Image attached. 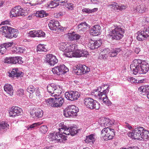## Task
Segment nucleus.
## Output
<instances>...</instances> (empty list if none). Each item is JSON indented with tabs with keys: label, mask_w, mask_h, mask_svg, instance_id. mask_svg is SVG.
Wrapping results in <instances>:
<instances>
[{
	"label": "nucleus",
	"mask_w": 149,
	"mask_h": 149,
	"mask_svg": "<svg viewBox=\"0 0 149 149\" xmlns=\"http://www.w3.org/2000/svg\"><path fill=\"white\" fill-rule=\"evenodd\" d=\"M60 127L59 130L60 131L61 129L63 130L64 132H54L50 133L48 135V138L50 141H54L55 142L64 143L67 139V137L64 134L69 135L70 134L71 136H74L78 132V130L74 127L69 128L65 125L63 123H61L59 124Z\"/></svg>",
	"instance_id": "f257e3e1"
},
{
	"label": "nucleus",
	"mask_w": 149,
	"mask_h": 149,
	"mask_svg": "<svg viewBox=\"0 0 149 149\" xmlns=\"http://www.w3.org/2000/svg\"><path fill=\"white\" fill-rule=\"evenodd\" d=\"M109 89V87L107 85L104 84L102 87H99L93 91L91 94L96 98L102 100L103 102L107 105H110L111 103L107 97Z\"/></svg>",
	"instance_id": "f03ea898"
},
{
	"label": "nucleus",
	"mask_w": 149,
	"mask_h": 149,
	"mask_svg": "<svg viewBox=\"0 0 149 149\" xmlns=\"http://www.w3.org/2000/svg\"><path fill=\"white\" fill-rule=\"evenodd\" d=\"M111 30L109 32V35L112 40H119L123 37L125 32L123 26L114 24L111 27Z\"/></svg>",
	"instance_id": "7ed1b4c3"
},
{
	"label": "nucleus",
	"mask_w": 149,
	"mask_h": 149,
	"mask_svg": "<svg viewBox=\"0 0 149 149\" xmlns=\"http://www.w3.org/2000/svg\"><path fill=\"white\" fill-rule=\"evenodd\" d=\"M85 106L90 109H98L100 108V104L96 100L91 97H86L84 100Z\"/></svg>",
	"instance_id": "20e7f679"
},
{
	"label": "nucleus",
	"mask_w": 149,
	"mask_h": 149,
	"mask_svg": "<svg viewBox=\"0 0 149 149\" xmlns=\"http://www.w3.org/2000/svg\"><path fill=\"white\" fill-rule=\"evenodd\" d=\"M101 133L102 136L105 141L112 139L115 135L114 129L108 127L103 128Z\"/></svg>",
	"instance_id": "39448f33"
},
{
	"label": "nucleus",
	"mask_w": 149,
	"mask_h": 149,
	"mask_svg": "<svg viewBox=\"0 0 149 149\" xmlns=\"http://www.w3.org/2000/svg\"><path fill=\"white\" fill-rule=\"evenodd\" d=\"M79 109L78 107L74 105H69L64 110V115L67 117H74L77 116Z\"/></svg>",
	"instance_id": "423d86ee"
},
{
	"label": "nucleus",
	"mask_w": 149,
	"mask_h": 149,
	"mask_svg": "<svg viewBox=\"0 0 149 149\" xmlns=\"http://www.w3.org/2000/svg\"><path fill=\"white\" fill-rule=\"evenodd\" d=\"M137 39L139 41H143L149 36V27L146 26L137 33Z\"/></svg>",
	"instance_id": "0eeeda50"
},
{
	"label": "nucleus",
	"mask_w": 149,
	"mask_h": 149,
	"mask_svg": "<svg viewBox=\"0 0 149 149\" xmlns=\"http://www.w3.org/2000/svg\"><path fill=\"white\" fill-rule=\"evenodd\" d=\"M143 130V127H140L135 128L132 132H128L127 135L132 139H137L140 140H142L141 138L142 131Z\"/></svg>",
	"instance_id": "6e6552de"
},
{
	"label": "nucleus",
	"mask_w": 149,
	"mask_h": 149,
	"mask_svg": "<svg viewBox=\"0 0 149 149\" xmlns=\"http://www.w3.org/2000/svg\"><path fill=\"white\" fill-rule=\"evenodd\" d=\"M23 8L20 6L13 7L10 13V17L11 18L24 16Z\"/></svg>",
	"instance_id": "1a4fd4ad"
},
{
	"label": "nucleus",
	"mask_w": 149,
	"mask_h": 149,
	"mask_svg": "<svg viewBox=\"0 0 149 149\" xmlns=\"http://www.w3.org/2000/svg\"><path fill=\"white\" fill-rule=\"evenodd\" d=\"M143 60L140 59H135L133 61V63L130 65V68L134 75L137 74L139 69L141 66Z\"/></svg>",
	"instance_id": "9d476101"
},
{
	"label": "nucleus",
	"mask_w": 149,
	"mask_h": 149,
	"mask_svg": "<svg viewBox=\"0 0 149 149\" xmlns=\"http://www.w3.org/2000/svg\"><path fill=\"white\" fill-rule=\"evenodd\" d=\"M65 96L67 100L73 101L77 100L80 94L78 91H71L66 92Z\"/></svg>",
	"instance_id": "9b49d317"
},
{
	"label": "nucleus",
	"mask_w": 149,
	"mask_h": 149,
	"mask_svg": "<svg viewBox=\"0 0 149 149\" xmlns=\"http://www.w3.org/2000/svg\"><path fill=\"white\" fill-rule=\"evenodd\" d=\"M74 72L77 75H81L90 71V69L84 65H77L74 68Z\"/></svg>",
	"instance_id": "f8f14e48"
},
{
	"label": "nucleus",
	"mask_w": 149,
	"mask_h": 149,
	"mask_svg": "<svg viewBox=\"0 0 149 149\" xmlns=\"http://www.w3.org/2000/svg\"><path fill=\"white\" fill-rule=\"evenodd\" d=\"M45 61L47 63L51 66H54L58 61L56 56L51 54H48L46 55Z\"/></svg>",
	"instance_id": "ddd939ff"
},
{
	"label": "nucleus",
	"mask_w": 149,
	"mask_h": 149,
	"mask_svg": "<svg viewBox=\"0 0 149 149\" xmlns=\"http://www.w3.org/2000/svg\"><path fill=\"white\" fill-rule=\"evenodd\" d=\"M22 112V109L18 107L13 106L11 107V111L9 112L10 116L13 117L21 115Z\"/></svg>",
	"instance_id": "4468645a"
},
{
	"label": "nucleus",
	"mask_w": 149,
	"mask_h": 149,
	"mask_svg": "<svg viewBox=\"0 0 149 149\" xmlns=\"http://www.w3.org/2000/svg\"><path fill=\"white\" fill-rule=\"evenodd\" d=\"M149 70V64L143 60L141 67L137 72V74H145Z\"/></svg>",
	"instance_id": "2eb2a0df"
},
{
	"label": "nucleus",
	"mask_w": 149,
	"mask_h": 149,
	"mask_svg": "<svg viewBox=\"0 0 149 149\" xmlns=\"http://www.w3.org/2000/svg\"><path fill=\"white\" fill-rule=\"evenodd\" d=\"M100 123L101 126L106 127L112 125L114 123V120L109 118H102L100 120Z\"/></svg>",
	"instance_id": "dca6fc26"
},
{
	"label": "nucleus",
	"mask_w": 149,
	"mask_h": 149,
	"mask_svg": "<svg viewBox=\"0 0 149 149\" xmlns=\"http://www.w3.org/2000/svg\"><path fill=\"white\" fill-rule=\"evenodd\" d=\"M101 27L99 25L93 26L91 29L90 33L93 36L99 35L100 33Z\"/></svg>",
	"instance_id": "f3484780"
},
{
	"label": "nucleus",
	"mask_w": 149,
	"mask_h": 149,
	"mask_svg": "<svg viewBox=\"0 0 149 149\" xmlns=\"http://www.w3.org/2000/svg\"><path fill=\"white\" fill-rule=\"evenodd\" d=\"M102 42L100 40H91L88 44V46L92 49L98 48L101 45Z\"/></svg>",
	"instance_id": "a211bd4d"
},
{
	"label": "nucleus",
	"mask_w": 149,
	"mask_h": 149,
	"mask_svg": "<svg viewBox=\"0 0 149 149\" xmlns=\"http://www.w3.org/2000/svg\"><path fill=\"white\" fill-rule=\"evenodd\" d=\"M48 26L51 30L56 31L58 28L59 22L57 20H51L48 24Z\"/></svg>",
	"instance_id": "6ab92c4d"
},
{
	"label": "nucleus",
	"mask_w": 149,
	"mask_h": 149,
	"mask_svg": "<svg viewBox=\"0 0 149 149\" xmlns=\"http://www.w3.org/2000/svg\"><path fill=\"white\" fill-rule=\"evenodd\" d=\"M67 36L68 39L70 40H76L77 41L81 38L82 36L78 34L69 33Z\"/></svg>",
	"instance_id": "aec40b11"
},
{
	"label": "nucleus",
	"mask_w": 149,
	"mask_h": 149,
	"mask_svg": "<svg viewBox=\"0 0 149 149\" xmlns=\"http://www.w3.org/2000/svg\"><path fill=\"white\" fill-rule=\"evenodd\" d=\"M22 73V72L19 71L18 68H15L13 69L11 73H10L9 76L10 77L14 78L15 77H20Z\"/></svg>",
	"instance_id": "412c9836"
},
{
	"label": "nucleus",
	"mask_w": 149,
	"mask_h": 149,
	"mask_svg": "<svg viewBox=\"0 0 149 149\" xmlns=\"http://www.w3.org/2000/svg\"><path fill=\"white\" fill-rule=\"evenodd\" d=\"M54 102L55 107H60L64 102V98L61 97L55 98L54 99Z\"/></svg>",
	"instance_id": "4be33fe9"
},
{
	"label": "nucleus",
	"mask_w": 149,
	"mask_h": 149,
	"mask_svg": "<svg viewBox=\"0 0 149 149\" xmlns=\"http://www.w3.org/2000/svg\"><path fill=\"white\" fill-rule=\"evenodd\" d=\"M10 26L6 25L4 26L1 28L0 31L3 35L7 38V36H8L9 31H10Z\"/></svg>",
	"instance_id": "5701e85b"
},
{
	"label": "nucleus",
	"mask_w": 149,
	"mask_h": 149,
	"mask_svg": "<svg viewBox=\"0 0 149 149\" xmlns=\"http://www.w3.org/2000/svg\"><path fill=\"white\" fill-rule=\"evenodd\" d=\"M4 91L10 96H12L13 95V87L11 85L8 84H6L4 86Z\"/></svg>",
	"instance_id": "b1692460"
},
{
	"label": "nucleus",
	"mask_w": 149,
	"mask_h": 149,
	"mask_svg": "<svg viewBox=\"0 0 149 149\" xmlns=\"http://www.w3.org/2000/svg\"><path fill=\"white\" fill-rule=\"evenodd\" d=\"M81 50L77 49L73 53L69 54L68 53L66 54L67 57L72 58V57H81Z\"/></svg>",
	"instance_id": "393cba45"
},
{
	"label": "nucleus",
	"mask_w": 149,
	"mask_h": 149,
	"mask_svg": "<svg viewBox=\"0 0 149 149\" xmlns=\"http://www.w3.org/2000/svg\"><path fill=\"white\" fill-rule=\"evenodd\" d=\"M68 43L67 42H61L59 46V49L60 50L64 52V54L67 57L66 54L68 52V49L67 48V45Z\"/></svg>",
	"instance_id": "a878e982"
},
{
	"label": "nucleus",
	"mask_w": 149,
	"mask_h": 149,
	"mask_svg": "<svg viewBox=\"0 0 149 149\" xmlns=\"http://www.w3.org/2000/svg\"><path fill=\"white\" fill-rule=\"evenodd\" d=\"M123 52L122 49L121 48H117L112 49L110 52V56L111 57L116 56L119 53H122Z\"/></svg>",
	"instance_id": "bb28decb"
},
{
	"label": "nucleus",
	"mask_w": 149,
	"mask_h": 149,
	"mask_svg": "<svg viewBox=\"0 0 149 149\" xmlns=\"http://www.w3.org/2000/svg\"><path fill=\"white\" fill-rule=\"evenodd\" d=\"M10 31H9V34H8V36H7V38H11L13 37L16 38L17 36L18 30L11 27H10Z\"/></svg>",
	"instance_id": "cd10ccee"
},
{
	"label": "nucleus",
	"mask_w": 149,
	"mask_h": 149,
	"mask_svg": "<svg viewBox=\"0 0 149 149\" xmlns=\"http://www.w3.org/2000/svg\"><path fill=\"white\" fill-rule=\"evenodd\" d=\"M9 127V125L7 122L4 121L0 122V132H4L6 131Z\"/></svg>",
	"instance_id": "c85d7f7f"
},
{
	"label": "nucleus",
	"mask_w": 149,
	"mask_h": 149,
	"mask_svg": "<svg viewBox=\"0 0 149 149\" xmlns=\"http://www.w3.org/2000/svg\"><path fill=\"white\" fill-rule=\"evenodd\" d=\"M31 113L33 118H40L42 116L43 112L42 110H37L34 113L33 111H32Z\"/></svg>",
	"instance_id": "c756f323"
},
{
	"label": "nucleus",
	"mask_w": 149,
	"mask_h": 149,
	"mask_svg": "<svg viewBox=\"0 0 149 149\" xmlns=\"http://www.w3.org/2000/svg\"><path fill=\"white\" fill-rule=\"evenodd\" d=\"M88 27H89V25L85 22H81L78 25V28L79 31L84 32L87 29Z\"/></svg>",
	"instance_id": "7c9ffc66"
},
{
	"label": "nucleus",
	"mask_w": 149,
	"mask_h": 149,
	"mask_svg": "<svg viewBox=\"0 0 149 149\" xmlns=\"http://www.w3.org/2000/svg\"><path fill=\"white\" fill-rule=\"evenodd\" d=\"M95 135L94 134H91L86 136L85 140L86 143L91 144L93 143L95 140Z\"/></svg>",
	"instance_id": "2f4dec72"
},
{
	"label": "nucleus",
	"mask_w": 149,
	"mask_h": 149,
	"mask_svg": "<svg viewBox=\"0 0 149 149\" xmlns=\"http://www.w3.org/2000/svg\"><path fill=\"white\" fill-rule=\"evenodd\" d=\"M67 48H68V53L69 54H71V52L72 53H73L74 52V49H76L77 48V45L75 44H68L67 45Z\"/></svg>",
	"instance_id": "473e14b6"
},
{
	"label": "nucleus",
	"mask_w": 149,
	"mask_h": 149,
	"mask_svg": "<svg viewBox=\"0 0 149 149\" xmlns=\"http://www.w3.org/2000/svg\"><path fill=\"white\" fill-rule=\"evenodd\" d=\"M55 87V84L52 83L49 84L47 87V91L51 96H53V94H54V89Z\"/></svg>",
	"instance_id": "72a5a7b5"
},
{
	"label": "nucleus",
	"mask_w": 149,
	"mask_h": 149,
	"mask_svg": "<svg viewBox=\"0 0 149 149\" xmlns=\"http://www.w3.org/2000/svg\"><path fill=\"white\" fill-rule=\"evenodd\" d=\"M58 67L60 75L64 74L69 71L68 68L63 64L58 66Z\"/></svg>",
	"instance_id": "f704fd0d"
},
{
	"label": "nucleus",
	"mask_w": 149,
	"mask_h": 149,
	"mask_svg": "<svg viewBox=\"0 0 149 149\" xmlns=\"http://www.w3.org/2000/svg\"><path fill=\"white\" fill-rule=\"evenodd\" d=\"M48 14L44 10H41L37 11L35 14V15L37 17L42 18L47 16Z\"/></svg>",
	"instance_id": "c9c22d12"
},
{
	"label": "nucleus",
	"mask_w": 149,
	"mask_h": 149,
	"mask_svg": "<svg viewBox=\"0 0 149 149\" xmlns=\"http://www.w3.org/2000/svg\"><path fill=\"white\" fill-rule=\"evenodd\" d=\"M141 138L142 140H146L149 139V132L144 129L143 127V130L142 131Z\"/></svg>",
	"instance_id": "e433bc0d"
},
{
	"label": "nucleus",
	"mask_w": 149,
	"mask_h": 149,
	"mask_svg": "<svg viewBox=\"0 0 149 149\" xmlns=\"http://www.w3.org/2000/svg\"><path fill=\"white\" fill-rule=\"evenodd\" d=\"M55 87L54 89V94L57 93V94H55L53 96H59V95H60L62 93V87L61 86H60L57 85L55 84Z\"/></svg>",
	"instance_id": "4c0bfd02"
},
{
	"label": "nucleus",
	"mask_w": 149,
	"mask_h": 149,
	"mask_svg": "<svg viewBox=\"0 0 149 149\" xmlns=\"http://www.w3.org/2000/svg\"><path fill=\"white\" fill-rule=\"evenodd\" d=\"M46 104L49 107H55L54 105V99L53 98H49L45 100Z\"/></svg>",
	"instance_id": "58836bf2"
},
{
	"label": "nucleus",
	"mask_w": 149,
	"mask_h": 149,
	"mask_svg": "<svg viewBox=\"0 0 149 149\" xmlns=\"http://www.w3.org/2000/svg\"><path fill=\"white\" fill-rule=\"evenodd\" d=\"M58 5H59L57 0H53L48 3L46 6L48 7L52 8L56 7Z\"/></svg>",
	"instance_id": "ea45409f"
},
{
	"label": "nucleus",
	"mask_w": 149,
	"mask_h": 149,
	"mask_svg": "<svg viewBox=\"0 0 149 149\" xmlns=\"http://www.w3.org/2000/svg\"><path fill=\"white\" fill-rule=\"evenodd\" d=\"M108 7L111 9V10H114L115 11H118V5L115 2H112L108 5Z\"/></svg>",
	"instance_id": "a19ab883"
},
{
	"label": "nucleus",
	"mask_w": 149,
	"mask_h": 149,
	"mask_svg": "<svg viewBox=\"0 0 149 149\" xmlns=\"http://www.w3.org/2000/svg\"><path fill=\"white\" fill-rule=\"evenodd\" d=\"M22 58L20 57L17 56L13 57V64H21L23 63L22 60Z\"/></svg>",
	"instance_id": "79ce46f5"
},
{
	"label": "nucleus",
	"mask_w": 149,
	"mask_h": 149,
	"mask_svg": "<svg viewBox=\"0 0 149 149\" xmlns=\"http://www.w3.org/2000/svg\"><path fill=\"white\" fill-rule=\"evenodd\" d=\"M37 51L38 52H45L47 51V49L45 47L44 45L39 44L37 47Z\"/></svg>",
	"instance_id": "37998d69"
},
{
	"label": "nucleus",
	"mask_w": 149,
	"mask_h": 149,
	"mask_svg": "<svg viewBox=\"0 0 149 149\" xmlns=\"http://www.w3.org/2000/svg\"><path fill=\"white\" fill-rule=\"evenodd\" d=\"M128 81L132 83H141L142 82L141 80H138L132 77H130L127 78Z\"/></svg>",
	"instance_id": "c03bdc74"
},
{
	"label": "nucleus",
	"mask_w": 149,
	"mask_h": 149,
	"mask_svg": "<svg viewBox=\"0 0 149 149\" xmlns=\"http://www.w3.org/2000/svg\"><path fill=\"white\" fill-rule=\"evenodd\" d=\"M146 87L143 86H141L138 88V91L141 94L144 95L146 94Z\"/></svg>",
	"instance_id": "a18cd8bd"
},
{
	"label": "nucleus",
	"mask_w": 149,
	"mask_h": 149,
	"mask_svg": "<svg viewBox=\"0 0 149 149\" xmlns=\"http://www.w3.org/2000/svg\"><path fill=\"white\" fill-rule=\"evenodd\" d=\"M42 123H43L41 122L35 123L29 125V127L28 126L27 129L28 130H29L30 129H33L36 127L42 124Z\"/></svg>",
	"instance_id": "49530a36"
},
{
	"label": "nucleus",
	"mask_w": 149,
	"mask_h": 149,
	"mask_svg": "<svg viewBox=\"0 0 149 149\" xmlns=\"http://www.w3.org/2000/svg\"><path fill=\"white\" fill-rule=\"evenodd\" d=\"M13 57H6L4 59L3 61L5 63L13 64Z\"/></svg>",
	"instance_id": "de8ad7c7"
},
{
	"label": "nucleus",
	"mask_w": 149,
	"mask_h": 149,
	"mask_svg": "<svg viewBox=\"0 0 149 149\" xmlns=\"http://www.w3.org/2000/svg\"><path fill=\"white\" fill-rule=\"evenodd\" d=\"M26 49L23 47H17L16 48V51L17 53L19 54H21L25 52Z\"/></svg>",
	"instance_id": "09e8293b"
},
{
	"label": "nucleus",
	"mask_w": 149,
	"mask_h": 149,
	"mask_svg": "<svg viewBox=\"0 0 149 149\" xmlns=\"http://www.w3.org/2000/svg\"><path fill=\"white\" fill-rule=\"evenodd\" d=\"M58 66H56L52 69V71L53 73L54 74H56L57 75H60V73L59 72Z\"/></svg>",
	"instance_id": "8fccbe9b"
},
{
	"label": "nucleus",
	"mask_w": 149,
	"mask_h": 149,
	"mask_svg": "<svg viewBox=\"0 0 149 149\" xmlns=\"http://www.w3.org/2000/svg\"><path fill=\"white\" fill-rule=\"evenodd\" d=\"M39 131L41 133L45 134L47 131V128L46 125L42 126L39 129Z\"/></svg>",
	"instance_id": "3c124183"
},
{
	"label": "nucleus",
	"mask_w": 149,
	"mask_h": 149,
	"mask_svg": "<svg viewBox=\"0 0 149 149\" xmlns=\"http://www.w3.org/2000/svg\"><path fill=\"white\" fill-rule=\"evenodd\" d=\"M36 89L33 86L30 85L28 87L27 91L31 94L33 93L35 91Z\"/></svg>",
	"instance_id": "603ef678"
},
{
	"label": "nucleus",
	"mask_w": 149,
	"mask_h": 149,
	"mask_svg": "<svg viewBox=\"0 0 149 149\" xmlns=\"http://www.w3.org/2000/svg\"><path fill=\"white\" fill-rule=\"evenodd\" d=\"M37 31L34 30L30 31L29 33V36L32 37H37Z\"/></svg>",
	"instance_id": "864d4df0"
},
{
	"label": "nucleus",
	"mask_w": 149,
	"mask_h": 149,
	"mask_svg": "<svg viewBox=\"0 0 149 149\" xmlns=\"http://www.w3.org/2000/svg\"><path fill=\"white\" fill-rule=\"evenodd\" d=\"M37 37H45V34L41 30L37 31Z\"/></svg>",
	"instance_id": "5fc2aeb1"
},
{
	"label": "nucleus",
	"mask_w": 149,
	"mask_h": 149,
	"mask_svg": "<svg viewBox=\"0 0 149 149\" xmlns=\"http://www.w3.org/2000/svg\"><path fill=\"white\" fill-rule=\"evenodd\" d=\"M100 51L102 54H104L107 55L109 54V55L110 56V52H109L110 50L109 48H105L104 49H101Z\"/></svg>",
	"instance_id": "6e6d98bb"
},
{
	"label": "nucleus",
	"mask_w": 149,
	"mask_h": 149,
	"mask_svg": "<svg viewBox=\"0 0 149 149\" xmlns=\"http://www.w3.org/2000/svg\"><path fill=\"white\" fill-rule=\"evenodd\" d=\"M45 0H35L37 2L35 3H32L31 2H29V4L31 6H35L38 4H42Z\"/></svg>",
	"instance_id": "4d7b16f0"
},
{
	"label": "nucleus",
	"mask_w": 149,
	"mask_h": 149,
	"mask_svg": "<svg viewBox=\"0 0 149 149\" xmlns=\"http://www.w3.org/2000/svg\"><path fill=\"white\" fill-rule=\"evenodd\" d=\"M6 49L3 44L0 46V53L2 54H4L6 52Z\"/></svg>",
	"instance_id": "13d9d810"
},
{
	"label": "nucleus",
	"mask_w": 149,
	"mask_h": 149,
	"mask_svg": "<svg viewBox=\"0 0 149 149\" xmlns=\"http://www.w3.org/2000/svg\"><path fill=\"white\" fill-rule=\"evenodd\" d=\"M81 57H87L88 55V52L85 50H81Z\"/></svg>",
	"instance_id": "bf43d9fd"
},
{
	"label": "nucleus",
	"mask_w": 149,
	"mask_h": 149,
	"mask_svg": "<svg viewBox=\"0 0 149 149\" xmlns=\"http://www.w3.org/2000/svg\"><path fill=\"white\" fill-rule=\"evenodd\" d=\"M13 44V42H10L7 43H3V44L5 47H6V49L12 46Z\"/></svg>",
	"instance_id": "052dcab7"
},
{
	"label": "nucleus",
	"mask_w": 149,
	"mask_h": 149,
	"mask_svg": "<svg viewBox=\"0 0 149 149\" xmlns=\"http://www.w3.org/2000/svg\"><path fill=\"white\" fill-rule=\"evenodd\" d=\"M24 91L23 89L20 88L18 89L17 91V94L19 96H22L24 95Z\"/></svg>",
	"instance_id": "680f3d73"
},
{
	"label": "nucleus",
	"mask_w": 149,
	"mask_h": 149,
	"mask_svg": "<svg viewBox=\"0 0 149 149\" xmlns=\"http://www.w3.org/2000/svg\"><path fill=\"white\" fill-rule=\"evenodd\" d=\"M66 6L69 10H72L74 7L73 4L71 3H67Z\"/></svg>",
	"instance_id": "e2e57ef3"
},
{
	"label": "nucleus",
	"mask_w": 149,
	"mask_h": 149,
	"mask_svg": "<svg viewBox=\"0 0 149 149\" xmlns=\"http://www.w3.org/2000/svg\"><path fill=\"white\" fill-rule=\"evenodd\" d=\"M108 57V56L107 54H102L101 53V54H100L99 56V58L100 59H106Z\"/></svg>",
	"instance_id": "0e129e2a"
},
{
	"label": "nucleus",
	"mask_w": 149,
	"mask_h": 149,
	"mask_svg": "<svg viewBox=\"0 0 149 149\" xmlns=\"http://www.w3.org/2000/svg\"><path fill=\"white\" fill-rule=\"evenodd\" d=\"M82 11L84 13H91V9L88 8H85L83 9L82 10Z\"/></svg>",
	"instance_id": "69168bd1"
},
{
	"label": "nucleus",
	"mask_w": 149,
	"mask_h": 149,
	"mask_svg": "<svg viewBox=\"0 0 149 149\" xmlns=\"http://www.w3.org/2000/svg\"><path fill=\"white\" fill-rule=\"evenodd\" d=\"M118 10H123L125 9L126 8V6L124 5H118Z\"/></svg>",
	"instance_id": "338daca9"
},
{
	"label": "nucleus",
	"mask_w": 149,
	"mask_h": 149,
	"mask_svg": "<svg viewBox=\"0 0 149 149\" xmlns=\"http://www.w3.org/2000/svg\"><path fill=\"white\" fill-rule=\"evenodd\" d=\"M146 9V8L145 7V6L141 4V8L140 10H139V13H142L144 12L145 11Z\"/></svg>",
	"instance_id": "774afa93"
}]
</instances>
